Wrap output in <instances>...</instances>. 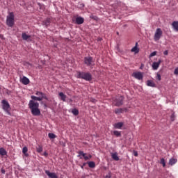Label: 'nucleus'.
Wrapping results in <instances>:
<instances>
[{
	"label": "nucleus",
	"instance_id": "f03ea898",
	"mask_svg": "<svg viewBox=\"0 0 178 178\" xmlns=\"http://www.w3.org/2000/svg\"><path fill=\"white\" fill-rule=\"evenodd\" d=\"M76 78L82 79V80H86V81H91L92 80V75L90 72L77 71Z\"/></svg>",
	"mask_w": 178,
	"mask_h": 178
},
{
	"label": "nucleus",
	"instance_id": "2eb2a0df",
	"mask_svg": "<svg viewBox=\"0 0 178 178\" xmlns=\"http://www.w3.org/2000/svg\"><path fill=\"white\" fill-rule=\"evenodd\" d=\"M146 84L147 87H152V88L156 87V84H155V82H154V81L152 80H147Z\"/></svg>",
	"mask_w": 178,
	"mask_h": 178
},
{
	"label": "nucleus",
	"instance_id": "7c9ffc66",
	"mask_svg": "<svg viewBox=\"0 0 178 178\" xmlns=\"http://www.w3.org/2000/svg\"><path fill=\"white\" fill-rule=\"evenodd\" d=\"M160 163L163 165V168L166 166V162H165V159L162 158L161 159Z\"/></svg>",
	"mask_w": 178,
	"mask_h": 178
},
{
	"label": "nucleus",
	"instance_id": "8fccbe9b",
	"mask_svg": "<svg viewBox=\"0 0 178 178\" xmlns=\"http://www.w3.org/2000/svg\"><path fill=\"white\" fill-rule=\"evenodd\" d=\"M86 163H84L83 164V165H82V168H83V166H86Z\"/></svg>",
	"mask_w": 178,
	"mask_h": 178
},
{
	"label": "nucleus",
	"instance_id": "37998d69",
	"mask_svg": "<svg viewBox=\"0 0 178 178\" xmlns=\"http://www.w3.org/2000/svg\"><path fill=\"white\" fill-rule=\"evenodd\" d=\"M80 8H84V3H80Z\"/></svg>",
	"mask_w": 178,
	"mask_h": 178
},
{
	"label": "nucleus",
	"instance_id": "5701e85b",
	"mask_svg": "<svg viewBox=\"0 0 178 178\" xmlns=\"http://www.w3.org/2000/svg\"><path fill=\"white\" fill-rule=\"evenodd\" d=\"M177 162V159L172 158L169 160V165L173 166V165H175V163H176Z\"/></svg>",
	"mask_w": 178,
	"mask_h": 178
},
{
	"label": "nucleus",
	"instance_id": "bb28decb",
	"mask_svg": "<svg viewBox=\"0 0 178 178\" xmlns=\"http://www.w3.org/2000/svg\"><path fill=\"white\" fill-rule=\"evenodd\" d=\"M78 154H79L78 156H83V159H85V157L86 156V155H87V154L84 153V152L83 151H79Z\"/></svg>",
	"mask_w": 178,
	"mask_h": 178
},
{
	"label": "nucleus",
	"instance_id": "aec40b11",
	"mask_svg": "<svg viewBox=\"0 0 178 178\" xmlns=\"http://www.w3.org/2000/svg\"><path fill=\"white\" fill-rule=\"evenodd\" d=\"M58 95L60 97L61 101H63V102L66 101V95H64L63 92H59Z\"/></svg>",
	"mask_w": 178,
	"mask_h": 178
},
{
	"label": "nucleus",
	"instance_id": "6e6552de",
	"mask_svg": "<svg viewBox=\"0 0 178 178\" xmlns=\"http://www.w3.org/2000/svg\"><path fill=\"white\" fill-rule=\"evenodd\" d=\"M92 62H94L92 60V57L87 56V57L84 58V63H85V65H86L88 66H91Z\"/></svg>",
	"mask_w": 178,
	"mask_h": 178
},
{
	"label": "nucleus",
	"instance_id": "864d4df0",
	"mask_svg": "<svg viewBox=\"0 0 178 178\" xmlns=\"http://www.w3.org/2000/svg\"><path fill=\"white\" fill-rule=\"evenodd\" d=\"M81 178H86L84 176L81 177Z\"/></svg>",
	"mask_w": 178,
	"mask_h": 178
},
{
	"label": "nucleus",
	"instance_id": "b1692460",
	"mask_svg": "<svg viewBox=\"0 0 178 178\" xmlns=\"http://www.w3.org/2000/svg\"><path fill=\"white\" fill-rule=\"evenodd\" d=\"M27 151H29V149L27 147H24L22 149V153L25 155V156H29V154H27Z\"/></svg>",
	"mask_w": 178,
	"mask_h": 178
},
{
	"label": "nucleus",
	"instance_id": "c85d7f7f",
	"mask_svg": "<svg viewBox=\"0 0 178 178\" xmlns=\"http://www.w3.org/2000/svg\"><path fill=\"white\" fill-rule=\"evenodd\" d=\"M36 151L39 154H41V152H42V146L38 145V147H36Z\"/></svg>",
	"mask_w": 178,
	"mask_h": 178
},
{
	"label": "nucleus",
	"instance_id": "4468645a",
	"mask_svg": "<svg viewBox=\"0 0 178 178\" xmlns=\"http://www.w3.org/2000/svg\"><path fill=\"white\" fill-rule=\"evenodd\" d=\"M161 60H159V62H154L152 63V69L153 70H158V67H159V65H161Z\"/></svg>",
	"mask_w": 178,
	"mask_h": 178
},
{
	"label": "nucleus",
	"instance_id": "a211bd4d",
	"mask_svg": "<svg viewBox=\"0 0 178 178\" xmlns=\"http://www.w3.org/2000/svg\"><path fill=\"white\" fill-rule=\"evenodd\" d=\"M0 155H1V156H5V155H8V152H6V149H5V148H0Z\"/></svg>",
	"mask_w": 178,
	"mask_h": 178
},
{
	"label": "nucleus",
	"instance_id": "3c124183",
	"mask_svg": "<svg viewBox=\"0 0 178 178\" xmlns=\"http://www.w3.org/2000/svg\"><path fill=\"white\" fill-rule=\"evenodd\" d=\"M44 106H45V108H47V104H44Z\"/></svg>",
	"mask_w": 178,
	"mask_h": 178
},
{
	"label": "nucleus",
	"instance_id": "5fc2aeb1",
	"mask_svg": "<svg viewBox=\"0 0 178 178\" xmlns=\"http://www.w3.org/2000/svg\"><path fill=\"white\" fill-rule=\"evenodd\" d=\"M95 99H93L92 102H95Z\"/></svg>",
	"mask_w": 178,
	"mask_h": 178
},
{
	"label": "nucleus",
	"instance_id": "a18cd8bd",
	"mask_svg": "<svg viewBox=\"0 0 178 178\" xmlns=\"http://www.w3.org/2000/svg\"><path fill=\"white\" fill-rule=\"evenodd\" d=\"M1 173H3V175H5V170L4 169H1Z\"/></svg>",
	"mask_w": 178,
	"mask_h": 178
},
{
	"label": "nucleus",
	"instance_id": "39448f33",
	"mask_svg": "<svg viewBox=\"0 0 178 178\" xmlns=\"http://www.w3.org/2000/svg\"><path fill=\"white\" fill-rule=\"evenodd\" d=\"M162 34H163V32H162V29H161V28H158L154 33V41H159V40H161V37H162Z\"/></svg>",
	"mask_w": 178,
	"mask_h": 178
},
{
	"label": "nucleus",
	"instance_id": "7ed1b4c3",
	"mask_svg": "<svg viewBox=\"0 0 178 178\" xmlns=\"http://www.w3.org/2000/svg\"><path fill=\"white\" fill-rule=\"evenodd\" d=\"M6 24L8 27H13L15 26V14L13 12L10 13L9 15L7 16Z\"/></svg>",
	"mask_w": 178,
	"mask_h": 178
},
{
	"label": "nucleus",
	"instance_id": "72a5a7b5",
	"mask_svg": "<svg viewBox=\"0 0 178 178\" xmlns=\"http://www.w3.org/2000/svg\"><path fill=\"white\" fill-rule=\"evenodd\" d=\"M175 119H176V115H175V113H173L170 116L171 122H175Z\"/></svg>",
	"mask_w": 178,
	"mask_h": 178
},
{
	"label": "nucleus",
	"instance_id": "6e6d98bb",
	"mask_svg": "<svg viewBox=\"0 0 178 178\" xmlns=\"http://www.w3.org/2000/svg\"><path fill=\"white\" fill-rule=\"evenodd\" d=\"M117 34H119V32H117Z\"/></svg>",
	"mask_w": 178,
	"mask_h": 178
},
{
	"label": "nucleus",
	"instance_id": "20e7f679",
	"mask_svg": "<svg viewBox=\"0 0 178 178\" xmlns=\"http://www.w3.org/2000/svg\"><path fill=\"white\" fill-rule=\"evenodd\" d=\"M2 108L8 115H10V111H9L10 109V105L9 104V102L6 100H2Z\"/></svg>",
	"mask_w": 178,
	"mask_h": 178
},
{
	"label": "nucleus",
	"instance_id": "79ce46f5",
	"mask_svg": "<svg viewBox=\"0 0 178 178\" xmlns=\"http://www.w3.org/2000/svg\"><path fill=\"white\" fill-rule=\"evenodd\" d=\"M84 159L85 161H88L90 158L88 157V156H86Z\"/></svg>",
	"mask_w": 178,
	"mask_h": 178
},
{
	"label": "nucleus",
	"instance_id": "a878e982",
	"mask_svg": "<svg viewBox=\"0 0 178 178\" xmlns=\"http://www.w3.org/2000/svg\"><path fill=\"white\" fill-rule=\"evenodd\" d=\"M113 134H114V136H115L116 137H122V134H121L120 131H113Z\"/></svg>",
	"mask_w": 178,
	"mask_h": 178
},
{
	"label": "nucleus",
	"instance_id": "09e8293b",
	"mask_svg": "<svg viewBox=\"0 0 178 178\" xmlns=\"http://www.w3.org/2000/svg\"><path fill=\"white\" fill-rule=\"evenodd\" d=\"M10 92H11L10 91H8L7 94L9 95H10Z\"/></svg>",
	"mask_w": 178,
	"mask_h": 178
},
{
	"label": "nucleus",
	"instance_id": "9d476101",
	"mask_svg": "<svg viewBox=\"0 0 178 178\" xmlns=\"http://www.w3.org/2000/svg\"><path fill=\"white\" fill-rule=\"evenodd\" d=\"M44 172L49 176V178H58V175L55 172H51L49 170H47Z\"/></svg>",
	"mask_w": 178,
	"mask_h": 178
},
{
	"label": "nucleus",
	"instance_id": "f704fd0d",
	"mask_svg": "<svg viewBox=\"0 0 178 178\" xmlns=\"http://www.w3.org/2000/svg\"><path fill=\"white\" fill-rule=\"evenodd\" d=\"M42 92L37 91L35 95H37L38 97H41L42 95Z\"/></svg>",
	"mask_w": 178,
	"mask_h": 178
},
{
	"label": "nucleus",
	"instance_id": "f257e3e1",
	"mask_svg": "<svg viewBox=\"0 0 178 178\" xmlns=\"http://www.w3.org/2000/svg\"><path fill=\"white\" fill-rule=\"evenodd\" d=\"M32 100L29 101V108L31 109V114L33 116H40L41 115V111H40V104L35 101H42L41 97H37L32 95L31 96Z\"/></svg>",
	"mask_w": 178,
	"mask_h": 178
},
{
	"label": "nucleus",
	"instance_id": "ea45409f",
	"mask_svg": "<svg viewBox=\"0 0 178 178\" xmlns=\"http://www.w3.org/2000/svg\"><path fill=\"white\" fill-rule=\"evenodd\" d=\"M175 74H178V68H176L174 71Z\"/></svg>",
	"mask_w": 178,
	"mask_h": 178
},
{
	"label": "nucleus",
	"instance_id": "393cba45",
	"mask_svg": "<svg viewBox=\"0 0 178 178\" xmlns=\"http://www.w3.org/2000/svg\"><path fill=\"white\" fill-rule=\"evenodd\" d=\"M88 165L89 166V168H95V162L94 161H88Z\"/></svg>",
	"mask_w": 178,
	"mask_h": 178
},
{
	"label": "nucleus",
	"instance_id": "0eeeda50",
	"mask_svg": "<svg viewBox=\"0 0 178 178\" xmlns=\"http://www.w3.org/2000/svg\"><path fill=\"white\" fill-rule=\"evenodd\" d=\"M123 101H124V97H123V96H120V97L115 99V106H122V105H123Z\"/></svg>",
	"mask_w": 178,
	"mask_h": 178
},
{
	"label": "nucleus",
	"instance_id": "f8f14e48",
	"mask_svg": "<svg viewBox=\"0 0 178 178\" xmlns=\"http://www.w3.org/2000/svg\"><path fill=\"white\" fill-rule=\"evenodd\" d=\"M22 38L24 41H31V35L26 34V33H22Z\"/></svg>",
	"mask_w": 178,
	"mask_h": 178
},
{
	"label": "nucleus",
	"instance_id": "dca6fc26",
	"mask_svg": "<svg viewBox=\"0 0 178 178\" xmlns=\"http://www.w3.org/2000/svg\"><path fill=\"white\" fill-rule=\"evenodd\" d=\"M75 23L76 24H83V23H84V18H83L81 17H76Z\"/></svg>",
	"mask_w": 178,
	"mask_h": 178
},
{
	"label": "nucleus",
	"instance_id": "e433bc0d",
	"mask_svg": "<svg viewBox=\"0 0 178 178\" xmlns=\"http://www.w3.org/2000/svg\"><path fill=\"white\" fill-rule=\"evenodd\" d=\"M112 177V175H111V172H108L107 175L105 176L104 178H111Z\"/></svg>",
	"mask_w": 178,
	"mask_h": 178
},
{
	"label": "nucleus",
	"instance_id": "c03bdc74",
	"mask_svg": "<svg viewBox=\"0 0 178 178\" xmlns=\"http://www.w3.org/2000/svg\"><path fill=\"white\" fill-rule=\"evenodd\" d=\"M140 69H144V64H141Z\"/></svg>",
	"mask_w": 178,
	"mask_h": 178
},
{
	"label": "nucleus",
	"instance_id": "f3484780",
	"mask_svg": "<svg viewBox=\"0 0 178 178\" xmlns=\"http://www.w3.org/2000/svg\"><path fill=\"white\" fill-rule=\"evenodd\" d=\"M138 45V43L136 42L135 47H134L131 49V52H135V54H138V52H140V49H138V47H137V46Z\"/></svg>",
	"mask_w": 178,
	"mask_h": 178
},
{
	"label": "nucleus",
	"instance_id": "2f4dec72",
	"mask_svg": "<svg viewBox=\"0 0 178 178\" xmlns=\"http://www.w3.org/2000/svg\"><path fill=\"white\" fill-rule=\"evenodd\" d=\"M156 79L158 80V81H161V80H162V76H161V74L157 73Z\"/></svg>",
	"mask_w": 178,
	"mask_h": 178
},
{
	"label": "nucleus",
	"instance_id": "a19ab883",
	"mask_svg": "<svg viewBox=\"0 0 178 178\" xmlns=\"http://www.w3.org/2000/svg\"><path fill=\"white\" fill-rule=\"evenodd\" d=\"M43 155H44V156H48V153L47 152H44V153H43Z\"/></svg>",
	"mask_w": 178,
	"mask_h": 178
},
{
	"label": "nucleus",
	"instance_id": "6ab92c4d",
	"mask_svg": "<svg viewBox=\"0 0 178 178\" xmlns=\"http://www.w3.org/2000/svg\"><path fill=\"white\" fill-rule=\"evenodd\" d=\"M172 26L173 27V29L175 30V31H178V21H174L172 23Z\"/></svg>",
	"mask_w": 178,
	"mask_h": 178
},
{
	"label": "nucleus",
	"instance_id": "1a4fd4ad",
	"mask_svg": "<svg viewBox=\"0 0 178 178\" xmlns=\"http://www.w3.org/2000/svg\"><path fill=\"white\" fill-rule=\"evenodd\" d=\"M20 82L24 86H27L30 84V79L26 76H23L22 78H20Z\"/></svg>",
	"mask_w": 178,
	"mask_h": 178
},
{
	"label": "nucleus",
	"instance_id": "49530a36",
	"mask_svg": "<svg viewBox=\"0 0 178 178\" xmlns=\"http://www.w3.org/2000/svg\"><path fill=\"white\" fill-rule=\"evenodd\" d=\"M88 158H89V159H91L92 158V156L91 154H89Z\"/></svg>",
	"mask_w": 178,
	"mask_h": 178
},
{
	"label": "nucleus",
	"instance_id": "58836bf2",
	"mask_svg": "<svg viewBox=\"0 0 178 178\" xmlns=\"http://www.w3.org/2000/svg\"><path fill=\"white\" fill-rule=\"evenodd\" d=\"M134 156H138V153L137 152V151H134Z\"/></svg>",
	"mask_w": 178,
	"mask_h": 178
},
{
	"label": "nucleus",
	"instance_id": "4c0bfd02",
	"mask_svg": "<svg viewBox=\"0 0 178 178\" xmlns=\"http://www.w3.org/2000/svg\"><path fill=\"white\" fill-rule=\"evenodd\" d=\"M168 54H169V51L168 50H165L163 51V55L167 56V55H168Z\"/></svg>",
	"mask_w": 178,
	"mask_h": 178
},
{
	"label": "nucleus",
	"instance_id": "de8ad7c7",
	"mask_svg": "<svg viewBox=\"0 0 178 178\" xmlns=\"http://www.w3.org/2000/svg\"><path fill=\"white\" fill-rule=\"evenodd\" d=\"M98 41H102V38H98Z\"/></svg>",
	"mask_w": 178,
	"mask_h": 178
},
{
	"label": "nucleus",
	"instance_id": "cd10ccee",
	"mask_svg": "<svg viewBox=\"0 0 178 178\" xmlns=\"http://www.w3.org/2000/svg\"><path fill=\"white\" fill-rule=\"evenodd\" d=\"M49 138L51 139L56 138V135L54 133H49L48 134Z\"/></svg>",
	"mask_w": 178,
	"mask_h": 178
},
{
	"label": "nucleus",
	"instance_id": "423d86ee",
	"mask_svg": "<svg viewBox=\"0 0 178 178\" xmlns=\"http://www.w3.org/2000/svg\"><path fill=\"white\" fill-rule=\"evenodd\" d=\"M132 77H134V79H136L137 80H143V79H144V75L141 72H136L132 73Z\"/></svg>",
	"mask_w": 178,
	"mask_h": 178
},
{
	"label": "nucleus",
	"instance_id": "ddd939ff",
	"mask_svg": "<svg viewBox=\"0 0 178 178\" xmlns=\"http://www.w3.org/2000/svg\"><path fill=\"white\" fill-rule=\"evenodd\" d=\"M114 112L116 115H118L119 113H123L124 112H127V108H116Z\"/></svg>",
	"mask_w": 178,
	"mask_h": 178
},
{
	"label": "nucleus",
	"instance_id": "4be33fe9",
	"mask_svg": "<svg viewBox=\"0 0 178 178\" xmlns=\"http://www.w3.org/2000/svg\"><path fill=\"white\" fill-rule=\"evenodd\" d=\"M111 158H113V159L114 161H119V156H118V153L117 152L112 153L111 154Z\"/></svg>",
	"mask_w": 178,
	"mask_h": 178
},
{
	"label": "nucleus",
	"instance_id": "473e14b6",
	"mask_svg": "<svg viewBox=\"0 0 178 178\" xmlns=\"http://www.w3.org/2000/svg\"><path fill=\"white\" fill-rule=\"evenodd\" d=\"M40 98H42V101L43 99H46L47 101H48V97H47V95L44 92L42 94V96L40 97Z\"/></svg>",
	"mask_w": 178,
	"mask_h": 178
},
{
	"label": "nucleus",
	"instance_id": "9b49d317",
	"mask_svg": "<svg viewBox=\"0 0 178 178\" xmlns=\"http://www.w3.org/2000/svg\"><path fill=\"white\" fill-rule=\"evenodd\" d=\"M51 22H52V19L47 18L46 19L43 20L42 24V26H45L46 27H48V26H50Z\"/></svg>",
	"mask_w": 178,
	"mask_h": 178
},
{
	"label": "nucleus",
	"instance_id": "c756f323",
	"mask_svg": "<svg viewBox=\"0 0 178 178\" xmlns=\"http://www.w3.org/2000/svg\"><path fill=\"white\" fill-rule=\"evenodd\" d=\"M72 113H73L74 116H77V115H79V111L76 108H74L72 110Z\"/></svg>",
	"mask_w": 178,
	"mask_h": 178
},
{
	"label": "nucleus",
	"instance_id": "c9c22d12",
	"mask_svg": "<svg viewBox=\"0 0 178 178\" xmlns=\"http://www.w3.org/2000/svg\"><path fill=\"white\" fill-rule=\"evenodd\" d=\"M155 55H156V51H153L150 54L149 57L152 58V56H155Z\"/></svg>",
	"mask_w": 178,
	"mask_h": 178
},
{
	"label": "nucleus",
	"instance_id": "412c9836",
	"mask_svg": "<svg viewBox=\"0 0 178 178\" xmlns=\"http://www.w3.org/2000/svg\"><path fill=\"white\" fill-rule=\"evenodd\" d=\"M115 129H122L123 127V122H118L114 124Z\"/></svg>",
	"mask_w": 178,
	"mask_h": 178
},
{
	"label": "nucleus",
	"instance_id": "603ef678",
	"mask_svg": "<svg viewBox=\"0 0 178 178\" xmlns=\"http://www.w3.org/2000/svg\"><path fill=\"white\" fill-rule=\"evenodd\" d=\"M72 101H73V100H72V99L70 100V102H72Z\"/></svg>",
	"mask_w": 178,
	"mask_h": 178
}]
</instances>
